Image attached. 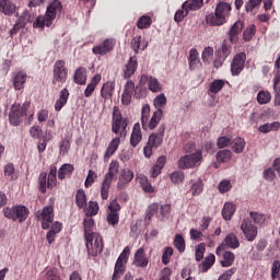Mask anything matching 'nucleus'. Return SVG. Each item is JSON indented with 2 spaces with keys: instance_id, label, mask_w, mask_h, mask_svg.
<instances>
[{
  "instance_id": "nucleus-1",
  "label": "nucleus",
  "mask_w": 280,
  "mask_h": 280,
  "mask_svg": "<svg viewBox=\"0 0 280 280\" xmlns=\"http://www.w3.org/2000/svg\"><path fill=\"white\" fill-rule=\"evenodd\" d=\"M232 10L231 3L221 1L217 4L214 13H210L206 16V23L213 27L224 25V23H229Z\"/></svg>"
},
{
  "instance_id": "nucleus-2",
  "label": "nucleus",
  "mask_w": 280,
  "mask_h": 280,
  "mask_svg": "<svg viewBox=\"0 0 280 280\" xmlns=\"http://www.w3.org/2000/svg\"><path fill=\"white\" fill-rule=\"evenodd\" d=\"M59 12H62V2H60L59 0H54L47 7L45 16H38L36 19V27H40L42 30L44 27H51Z\"/></svg>"
},
{
  "instance_id": "nucleus-3",
  "label": "nucleus",
  "mask_w": 280,
  "mask_h": 280,
  "mask_svg": "<svg viewBox=\"0 0 280 280\" xmlns=\"http://www.w3.org/2000/svg\"><path fill=\"white\" fill-rule=\"evenodd\" d=\"M117 174H119V162L117 160H113L101 186L102 200H108V194H110V185H113V178H115Z\"/></svg>"
},
{
  "instance_id": "nucleus-4",
  "label": "nucleus",
  "mask_w": 280,
  "mask_h": 280,
  "mask_svg": "<svg viewBox=\"0 0 280 280\" xmlns=\"http://www.w3.org/2000/svg\"><path fill=\"white\" fill-rule=\"evenodd\" d=\"M57 173L58 170L54 165L50 166L48 175L47 173H40L38 178V190L40 194H47V189H54L58 185Z\"/></svg>"
},
{
  "instance_id": "nucleus-5",
  "label": "nucleus",
  "mask_w": 280,
  "mask_h": 280,
  "mask_svg": "<svg viewBox=\"0 0 280 280\" xmlns=\"http://www.w3.org/2000/svg\"><path fill=\"white\" fill-rule=\"evenodd\" d=\"M130 257V247L126 246L121 254L118 256L112 280H120L126 272V265L128 264V258Z\"/></svg>"
},
{
  "instance_id": "nucleus-6",
  "label": "nucleus",
  "mask_w": 280,
  "mask_h": 280,
  "mask_svg": "<svg viewBox=\"0 0 280 280\" xmlns=\"http://www.w3.org/2000/svg\"><path fill=\"white\" fill-rule=\"evenodd\" d=\"M69 78V70L67 69V62L59 59L54 63L52 69V84H65Z\"/></svg>"
},
{
  "instance_id": "nucleus-7",
  "label": "nucleus",
  "mask_w": 280,
  "mask_h": 280,
  "mask_svg": "<svg viewBox=\"0 0 280 280\" xmlns=\"http://www.w3.org/2000/svg\"><path fill=\"white\" fill-rule=\"evenodd\" d=\"M126 128H128V119L124 118L121 113L117 112V107H115L112 118V132L119 135L118 137H126Z\"/></svg>"
},
{
  "instance_id": "nucleus-8",
  "label": "nucleus",
  "mask_w": 280,
  "mask_h": 280,
  "mask_svg": "<svg viewBox=\"0 0 280 280\" xmlns=\"http://www.w3.org/2000/svg\"><path fill=\"white\" fill-rule=\"evenodd\" d=\"M217 257H220V266L222 268H231L235 264V253L226 250V245L221 243L215 249Z\"/></svg>"
},
{
  "instance_id": "nucleus-9",
  "label": "nucleus",
  "mask_w": 280,
  "mask_h": 280,
  "mask_svg": "<svg viewBox=\"0 0 280 280\" xmlns=\"http://www.w3.org/2000/svg\"><path fill=\"white\" fill-rule=\"evenodd\" d=\"M27 208L25 206H15L13 208H4L3 215L8 220H13V222H25L27 220Z\"/></svg>"
},
{
  "instance_id": "nucleus-10",
  "label": "nucleus",
  "mask_w": 280,
  "mask_h": 280,
  "mask_svg": "<svg viewBox=\"0 0 280 280\" xmlns=\"http://www.w3.org/2000/svg\"><path fill=\"white\" fill-rule=\"evenodd\" d=\"M85 242L88 255H90V257H97V255H102L104 250V240L100 234H93L92 238Z\"/></svg>"
},
{
  "instance_id": "nucleus-11",
  "label": "nucleus",
  "mask_w": 280,
  "mask_h": 280,
  "mask_svg": "<svg viewBox=\"0 0 280 280\" xmlns=\"http://www.w3.org/2000/svg\"><path fill=\"white\" fill-rule=\"evenodd\" d=\"M202 161V151H196L195 153L184 155L178 161L179 170H191Z\"/></svg>"
},
{
  "instance_id": "nucleus-12",
  "label": "nucleus",
  "mask_w": 280,
  "mask_h": 280,
  "mask_svg": "<svg viewBox=\"0 0 280 280\" xmlns=\"http://www.w3.org/2000/svg\"><path fill=\"white\" fill-rule=\"evenodd\" d=\"M241 231L247 242H255L257 240V226L253 225L249 218L242 221Z\"/></svg>"
},
{
  "instance_id": "nucleus-13",
  "label": "nucleus",
  "mask_w": 280,
  "mask_h": 280,
  "mask_svg": "<svg viewBox=\"0 0 280 280\" xmlns=\"http://www.w3.org/2000/svg\"><path fill=\"white\" fill-rule=\"evenodd\" d=\"M115 39L113 38H106L101 44L94 46L92 48V52L95 56H106V54H110L113 49H115Z\"/></svg>"
},
{
  "instance_id": "nucleus-14",
  "label": "nucleus",
  "mask_w": 280,
  "mask_h": 280,
  "mask_svg": "<svg viewBox=\"0 0 280 280\" xmlns=\"http://www.w3.org/2000/svg\"><path fill=\"white\" fill-rule=\"evenodd\" d=\"M244 65H246V52L236 54L231 62L232 75H240L244 71Z\"/></svg>"
},
{
  "instance_id": "nucleus-15",
  "label": "nucleus",
  "mask_w": 280,
  "mask_h": 280,
  "mask_svg": "<svg viewBox=\"0 0 280 280\" xmlns=\"http://www.w3.org/2000/svg\"><path fill=\"white\" fill-rule=\"evenodd\" d=\"M23 115H26V112L21 107V104H13L9 113L11 126H21V117H23Z\"/></svg>"
},
{
  "instance_id": "nucleus-16",
  "label": "nucleus",
  "mask_w": 280,
  "mask_h": 280,
  "mask_svg": "<svg viewBox=\"0 0 280 280\" xmlns=\"http://www.w3.org/2000/svg\"><path fill=\"white\" fill-rule=\"evenodd\" d=\"M165 137V124L160 125L158 132H153L149 136L148 144L156 148L163 145V138Z\"/></svg>"
},
{
  "instance_id": "nucleus-17",
  "label": "nucleus",
  "mask_w": 280,
  "mask_h": 280,
  "mask_svg": "<svg viewBox=\"0 0 280 280\" xmlns=\"http://www.w3.org/2000/svg\"><path fill=\"white\" fill-rule=\"evenodd\" d=\"M38 218L42 221V229L47 231L54 224V207H45Z\"/></svg>"
},
{
  "instance_id": "nucleus-18",
  "label": "nucleus",
  "mask_w": 280,
  "mask_h": 280,
  "mask_svg": "<svg viewBox=\"0 0 280 280\" xmlns=\"http://www.w3.org/2000/svg\"><path fill=\"white\" fill-rule=\"evenodd\" d=\"M140 84L141 86H143L144 84H148L149 91H151V93H159L161 92V89H162L161 83L159 82V79L148 74H142L140 77Z\"/></svg>"
},
{
  "instance_id": "nucleus-19",
  "label": "nucleus",
  "mask_w": 280,
  "mask_h": 280,
  "mask_svg": "<svg viewBox=\"0 0 280 280\" xmlns=\"http://www.w3.org/2000/svg\"><path fill=\"white\" fill-rule=\"evenodd\" d=\"M139 62L137 61V56L130 57L122 68V78L125 80H130V78L137 72Z\"/></svg>"
},
{
  "instance_id": "nucleus-20",
  "label": "nucleus",
  "mask_w": 280,
  "mask_h": 280,
  "mask_svg": "<svg viewBox=\"0 0 280 280\" xmlns=\"http://www.w3.org/2000/svg\"><path fill=\"white\" fill-rule=\"evenodd\" d=\"M32 19V15H30V11L25 10L21 16L18 19L15 25L13 28L10 31L11 36H14L21 32V30H24L25 25L30 23Z\"/></svg>"
},
{
  "instance_id": "nucleus-21",
  "label": "nucleus",
  "mask_w": 280,
  "mask_h": 280,
  "mask_svg": "<svg viewBox=\"0 0 280 280\" xmlns=\"http://www.w3.org/2000/svg\"><path fill=\"white\" fill-rule=\"evenodd\" d=\"M150 260L145 257V249L143 247L138 248L133 256V266L136 268H148Z\"/></svg>"
},
{
  "instance_id": "nucleus-22",
  "label": "nucleus",
  "mask_w": 280,
  "mask_h": 280,
  "mask_svg": "<svg viewBox=\"0 0 280 280\" xmlns=\"http://www.w3.org/2000/svg\"><path fill=\"white\" fill-rule=\"evenodd\" d=\"M132 178H135V172L130 168H124L120 173L117 187L119 189H124L129 183H132Z\"/></svg>"
},
{
  "instance_id": "nucleus-23",
  "label": "nucleus",
  "mask_w": 280,
  "mask_h": 280,
  "mask_svg": "<svg viewBox=\"0 0 280 280\" xmlns=\"http://www.w3.org/2000/svg\"><path fill=\"white\" fill-rule=\"evenodd\" d=\"M143 141V133L141 132V125L139 122H136L133 125L131 136H130V145L131 148H137L139 143Z\"/></svg>"
},
{
  "instance_id": "nucleus-24",
  "label": "nucleus",
  "mask_w": 280,
  "mask_h": 280,
  "mask_svg": "<svg viewBox=\"0 0 280 280\" xmlns=\"http://www.w3.org/2000/svg\"><path fill=\"white\" fill-rule=\"evenodd\" d=\"M120 144H121V136H118V137H115L114 139H112L107 145L105 153H104V160L108 161V159H110V156H113L115 154V152H117V150H119Z\"/></svg>"
},
{
  "instance_id": "nucleus-25",
  "label": "nucleus",
  "mask_w": 280,
  "mask_h": 280,
  "mask_svg": "<svg viewBox=\"0 0 280 280\" xmlns=\"http://www.w3.org/2000/svg\"><path fill=\"white\" fill-rule=\"evenodd\" d=\"M113 95H115V81H107L101 89V97L104 102H108V100H113Z\"/></svg>"
},
{
  "instance_id": "nucleus-26",
  "label": "nucleus",
  "mask_w": 280,
  "mask_h": 280,
  "mask_svg": "<svg viewBox=\"0 0 280 280\" xmlns=\"http://www.w3.org/2000/svg\"><path fill=\"white\" fill-rule=\"evenodd\" d=\"M69 90L67 88L62 89L59 93V100L55 103V110L60 113L65 106H67V102H69Z\"/></svg>"
},
{
  "instance_id": "nucleus-27",
  "label": "nucleus",
  "mask_w": 280,
  "mask_h": 280,
  "mask_svg": "<svg viewBox=\"0 0 280 280\" xmlns=\"http://www.w3.org/2000/svg\"><path fill=\"white\" fill-rule=\"evenodd\" d=\"M131 49H133L135 54H139V51L148 49V40H145V37H133L131 40Z\"/></svg>"
},
{
  "instance_id": "nucleus-28",
  "label": "nucleus",
  "mask_w": 280,
  "mask_h": 280,
  "mask_svg": "<svg viewBox=\"0 0 280 280\" xmlns=\"http://www.w3.org/2000/svg\"><path fill=\"white\" fill-rule=\"evenodd\" d=\"M83 226H84L85 242H91V240H93V235L95 234L93 233V228L95 226V220H93V218L91 217L84 219Z\"/></svg>"
},
{
  "instance_id": "nucleus-29",
  "label": "nucleus",
  "mask_w": 280,
  "mask_h": 280,
  "mask_svg": "<svg viewBox=\"0 0 280 280\" xmlns=\"http://www.w3.org/2000/svg\"><path fill=\"white\" fill-rule=\"evenodd\" d=\"M223 244H224L225 248H232V250H235V249L240 248V238L237 237V235L235 233H229L225 236Z\"/></svg>"
},
{
  "instance_id": "nucleus-30",
  "label": "nucleus",
  "mask_w": 280,
  "mask_h": 280,
  "mask_svg": "<svg viewBox=\"0 0 280 280\" xmlns=\"http://www.w3.org/2000/svg\"><path fill=\"white\" fill-rule=\"evenodd\" d=\"M100 82H102V74H95L91 82L88 84L85 91H84V95L86 97H91V95H93V93L95 92V89H97V84H100Z\"/></svg>"
},
{
  "instance_id": "nucleus-31",
  "label": "nucleus",
  "mask_w": 280,
  "mask_h": 280,
  "mask_svg": "<svg viewBox=\"0 0 280 280\" xmlns=\"http://www.w3.org/2000/svg\"><path fill=\"white\" fill-rule=\"evenodd\" d=\"M161 119H163V110H155L151 117V119L147 122V130H154L161 124Z\"/></svg>"
},
{
  "instance_id": "nucleus-32",
  "label": "nucleus",
  "mask_w": 280,
  "mask_h": 280,
  "mask_svg": "<svg viewBox=\"0 0 280 280\" xmlns=\"http://www.w3.org/2000/svg\"><path fill=\"white\" fill-rule=\"evenodd\" d=\"M205 5V0H187L183 3V9L188 12H196V10H200Z\"/></svg>"
},
{
  "instance_id": "nucleus-33",
  "label": "nucleus",
  "mask_w": 280,
  "mask_h": 280,
  "mask_svg": "<svg viewBox=\"0 0 280 280\" xmlns=\"http://www.w3.org/2000/svg\"><path fill=\"white\" fill-rule=\"evenodd\" d=\"M25 82H27V74L23 71L18 72L13 78V86L15 91H21V89L25 86Z\"/></svg>"
},
{
  "instance_id": "nucleus-34",
  "label": "nucleus",
  "mask_w": 280,
  "mask_h": 280,
  "mask_svg": "<svg viewBox=\"0 0 280 280\" xmlns=\"http://www.w3.org/2000/svg\"><path fill=\"white\" fill-rule=\"evenodd\" d=\"M73 82L80 85L86 84V68L80 67L74 71Z\"/></svg>"
},
{
  "instance_id": "nucleus-35",
  "label": "nucleus",
  "mask_w": 280,
  "mask_h": 280,
  "mask_svg": "<svg viewBox=\"0 0 280 280\" xmlns=\"http://www.w3.org/2000/svg\"><path fill=\"white\" fill-rule=\"evenodd\" d=\"M214 264H215V255L210 254L199 265V270L201 272H209V270H211V268H213Z\"/></svg>"
},
{
  "instance_id": "nucleus-36",
  "label": "nucleus",
  "mask_w": 280,
  "mask_h": 280,
  "mask_svg": "<svg viewBox=\"0 0 280 280\" xmlns=\"http://www.w3.org/2000/svg\"><path fill=\"white\" fill-rule=\"evenodd\" d=\"M138 183L142 187V190L145 194H154V187L152 186V183H150V179H148V176L140 175L138 176Z\"/></svg>"
},
{
  "instance_id": "nucleus-37",
  "label": "nucleus",
  "mask_w": 280,
  "mask_h": 280,
  "mask_svg": "<svg viewBox=\"0 0 280 280\" xmlns=\"http://www.w3.org/2000/svg\"><path fill=\"white\" fill-rule=\"evenodd\" d=\"M231 145L235 154H242V152H244V149L246 148V141L243 138L237 137L232 140Z\"/></svg>"
},
{
  "instance_id": "nucleus-38",
  "label": "nucleus",
  "mask_w": 280,
  "mask_h": 280,
  "mask_svg": "<svg viewBox=\"0 0 280 280\" xmlns=\"http://www.w3.org/2000/svg\"><path fill=\"white\" fill-rule=\"evenodd\" d=\"M236 207L233 202H225L222 209L223 220H231L235 214Z\"/></svg>"
},
{
  "instance_id": "nucleus-39",
  "label": "nucleus",
  "mask_w": 280,
  "mask_h": 280,
  "mask_svg": "<svg viewBox=\"0 0 280 280\" xmlns=\"http://www.w3.org/2000/svg\"><path fill=\"white\" fill-rule=\"evenodd\" d=\"M262 0H248L245 4V11L247 14H257V10L261 7Z\"/></svg>"
},
{
  "instance_id": "nucleus-40",
  "label": "nucleus",
  "mask_w": 280,
  "mask_h": 280,
  "mask_svg": "<svg viewBox=\"0 0 280 280\" xmlns=\"http://www.w3.org/2000/svg\"><path fill=\"white\" fill-rule=\"evenodd\" d=\"M235 39H237V37L233 36H230L229 39H224L222 43V51L219 52V55L229 58V56H231V45Z\"/></svg>"
},
{
  "instance_id": "nucleus-41",
  "label": "nucleus",
  "mask_w": 280,
  "mask_h": 280,
  "mask_svg": "<svg viewBox=\"0 0 280 280\" xmlns=\"http://www.w3.org/2000/svg\"><path fill=\"white\" fill-rule=\"evenodd\" d=\"M74 170L75 168L73 167L72 164L61 165V167L59 168V172H58L59 180H65V178H67V176H71V174H73Z\"/></svg>"
},
{
  "instance_id": "nucleus-42",
  "label": "nucleus",
  "mask_w": 280,
  "mask_h": 280,
  "mask_svg": "<svg viewBox=\"0 0 280 280\" xmlns=\"http://www.w3.org/2000/svg\"><path fill=\"white\" fill-rule=\"evenodd\" d=\"M1 12H3L5 16H12V14L16 12V5L10 0H2Z\"/></svg>"
},
{
  "instance_id": "nucleus-43",
  "label": "nucleus",
  "mask_w": 280,
  "mask_h": 280,
  "mask_svg": "<svg viewBox=\"0 0 280 280\" xmlns=\"http://www.w3.org/2000/svg\"><path fill=\"white\" fill-rule=\"evenodd\" d=\"M75 205L80 209H86V192L84 189H79L75 194Z\"/></svg>"
},
{
  "instance_id": "nucleus-44",
  "label": "nucleus",
  "mask_w": 280,
  "mask_h": 280,
  "mask_svg": "<svg viewBox=\"0 0 280 280\" xmlns=\"http://www.w3.org/2000/svg\"><path fill=\"white\" fill-rule=\"evenodd\" d=\"M233 156V152L229 149L221 150L217 153L218 163H229Z\"/></svg>"
},
{
  "instance_id": "nucleus-45",
  "label": "nucleus",
  "mask_w": 280,
  "mask_h": 280,
  "mask_svg": "<svg viewBox=\"0 0 280 280\" xmlns=\"http://www.w3.org/2000/svg\"><path fill=\"white\" fill-rule=\"evenodd\" d=\"M141 115L142 128L143 130H148V122L150 121V106L148 104L142 106Z\"/></svg>"
},
{
  "instance_id": "nucleus-46",
  "label": "nucleus",
  "mask_w": 280,
  "mask_h": 280,
  "mask_svg": "<svg viewBox=\"0 0 280 280\" xmlns=\"http://www.w3.org/2000/svg\"><path fill=\"white\" fill-rule=\"evenodd\" d=\"M152 25V18L150 15H142L138 22V30H148Z\"/></svg>"
},
{
  "instance_id": "nucleus-47",
  "label": "nucleus",
  "mask_w": 280,
  "mask_h": 280,
  "mask_svg": "<svg viewBox=\"0 0 280 280\" xmlns=\"http://www.w3.org/2000/svg\"><path fill=\"white\" fill-rule=\"evenodd\" d=\"M156 213H159V203L153 202V203L149 205V207L147 208V212H145V220L151 222L152 218L155 217Z\"/></svg>"
},
{
  "instance_id": "nucleus-48",
  "label": "nucleus",
  "mask_w": 280,
  "mask_h": 280,
  "mask_svg": "<svg viewBox=\"0 0 280 280\" xmlns=\"http://www.w3.org/2000/svg\"><path fill=\"white\" fill-rule=\"evenodd\" d=\"M49 141H51V133L46 132L38 142L37 149L38 152H45V150H47V143H49Z\"/></svg>"
},
{
  "instance_id": "nucleus-49",
  "label": "nucleus",
  "mask_w": 280,
  "mask_h": 280,
  "mask_svg": "<svg viewBox=\"0 0 280 280\" xmlns=\"http://www.w3.org/2000/svg\"><path fill=\"white\" fill-rule=\"evenodd\" d=\"M244 31V22L242 20L236 21L230 28V36H240Z\"/></svg>"
},
{
  "instance_id": "nucleus-50",
  "label": "nucleus",
  "mask_w": 280,
  "mask_h": 280,
  "mask_svg": "<svg viewBox=\"0 0 280 280\" xmlns=\"http://www.w3.org/2000/svg\"><path fill=\"white\" fill-rule=\"evenodd\" d=\"M224 84H225V83H224V80H222V79H217V80H214V81L210 84V89H209L210 93H213V95L220 93V91H221L222 89H224Z\"/></svg>"
},
{
  "instance_id": "nucleus-51",
  "label": "nucleus",
  "mask_w": 280,
  "mask_h": 280,
  "mask_svg": "<svg viewBox=\"0 0 280 280\" xmlns=\"http://www.w3.org/2000/svg\"><path fill=\"white\" fill-rule=\"evenodd\" d=\"M167 104V97L165 94L158 95L153 101V106H155L156 110H163L162 108L165 107Z\"/></svg>"
},
{
  "instance_id": "nucleus-52",
  "label": "nucleus",
  "mask_w": 280,
  "mask_h": 280,
  "mask_svg": "<svg viewBox=\"0 0 280 280\" xmlns=\"http://www.w3.org/2000/svg\"><path fill=\"white\" fill-rule=\"evenodd\" d=\"M249 220H253L254 224H264L266 222V214L259 212H249Z\"/></svg>"
},
{
  "instance_id": "nucleus-53",
  "label": "nucleus",
  "mask_w": 280,
  "mask_h": 280,
  "mask_svg": "<svg viewBox=\"0 0 280 280\" xmlns=\"http://www.w3.org/2000/svg\"><path fill=\"white\" fill-rule=\"evenodd\" d=\"M98 212H100V203H97L96 201H90L86 208V215H90V218H93V215H97Z\"/></svg>"
},
{
  "instance_id": "nucleus-54",
  "label": "nucleus",
  "mask_w": 280,
  "mask_h": 280,
  "mask_svg": "<svg viewBox=\"0 0 280 280\" xmlns=\"http://www.w3.org/2000/svg\"><path fill=\"white\" fill-rule=\"evenodd\" d=\"M206 250H207V245H205V243H200L199 245H197L196 252H195L196 261H202V259L205 258Z\"/></svg>"
},
{
  "instance_id": "nucleus-55",
  "label": "nucleus",
  "mask_w": 280,
  "mask_h": 280,
  "mask_svg": "<svg viewBox=\"0 0 280 280\" xmlns=\"http://www.w3.org/2000/svg\"><path fill=\"white\" fill-rule=\"evenodd\" d=\"M59 150L62 156L69 154V151L71 150V141L67 138H63L59 144Z\"/></svg>"
},
{
  "instance_id": "nucleus-56",
  "label": "nucleus",
  "mask_w": 280,
  "mask_h": 280,
  "mask_svg": "<svg viewBox=\"0 0 280 280\" xmlns=\"http://www.w3.org/2000/svg\"><path fill=\"white\" fill-rule=\"evenodd\" d=\"M4 176L7 180H15L16 174L14 173V164L9 163L4 166Z\"/></svg>"
},
{
  "instance_id": "nucleus-57",
  "label": "nucleus",
  "mask_w": 280,
  "mask_h": 280,
  "mask_svg": "<svg viewBox=\"0 0 280 280\" xmlns=\"http://www.w3.org/2000/svg\"><path fill=\"white\" fill-rule=\"evenodd\" d=\"M270 100H272L270 92H266V91L258 92L257 94L258 104H268L270 103Z\"/></svg>"
},
{
  "instance_id": "nucleus-58",
  "label": "nucleus",
  "mask_w": 280,
  "mask_h": 280,
  "mask_svg": "<svg viewBox=\"0 0 280 280\" xmlns=\"http://www.w3.org/2000/svg\"><path fill=\"white\" fill-rule=\"evenodd\" d=\"M203 187H205V185L202 184V182L200 179L195 182L190 188L191 196H200L202 194Z\"/></svg>"
},
{
  "instance_id": "nucleus-59",
  "label": "nucleus",
  "mask_w": 280,
  "mask_h": 280,
  "mask_svg": "<svg viewBox=\"0 0 280 280\" xmlns=\"http://www.w3.org/2000/svg\"><path fill=\"white\" fill-rule=\"evenodd\" d=\"M174 246L177 248L178 253H185V238L183 235L177 234L175 236Z\"/></svg>"
},
{
  "instance_id": "nucleus-60",
  "label": "nucleus",
  "mask_w": 280,
  "mask_h": 280,
  "mask_svg": "<svg viewBox=\"0 0 280 280\" xmlns=\"http://www.w3.org/2000/svg\"><path fill=\"white\" fill-rule=\"evenodd\" d=\"M45 277L46 280H60V271L56 267L50 268L46 271Z\"/></svg>"
},
{
  "instance_id": "nucleus-61",
  "label": "nucleus",
  "mask_w": 280,
  "mask_h": 280,
  "mask_svg": "<svg viewBox=\"0 0 280 280\" xmlns=\"http://www.w3.org/2000/svg\"><path fill=\"white\" fill-rule=\"evenodd\" d=\"M106 221L110 226H116V224H119V212L107 213Z\"/></svg>"
},
{
  "instance_id": "nucleus-62",
  "label": "nucleus",
  "mask_w": 280,
  "mask_h": 280,
  "mask_svg": "<svg viewBox=\"0 0 280 280\" xmlns=\"http://www.w3.org/2000/svg\"><path fill=\"white\" fill-rule=\"evenodd\" d=\"M188 14H189V11L187 9H184L182 4V9L177 10L174 15V21L176 23H180L184 21L185 16H187Z\"/></svg>"
},
{
  "instance_id": "nucleus-63",
  "label": "nucleus",
  "mask_w": 280,
  "mask_h": 280,
  "mask_svg": "<svg viewBox=\"0 0 280 280\" xmlns=\"http://www.w3.org/2000/svg\"><path fill=\"white\" fill-rule=\"evenodd\" d=\"M235 272H237V268L232 267L225 270L221 276H219L218 280H230L233 278V275H235Z\"/></svg>"
},
{
  "instance_id": "nucleus-64",
  "label": "nucleus",
  "mask_w": 280,
  "mask_h": 280,
  "mask_svg": "<svg viewBox=\"0 0 280 280\" xmlns=\"http://www.w3.org/2000/svg\"><path fill=\"white\" fill-rule=\"evenodd\" d=\"M211 58H213V48L208 46L203 49L201 59H202V62H209Z\"/></svg>"
}]
</instances>
